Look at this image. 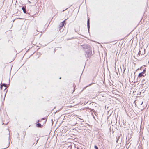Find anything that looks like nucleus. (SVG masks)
Masks as SVG:
<instances>
[{
	"label": "nucleus",
	"mask_w": 149,
	"mask_h": 149,
	"mask_svg": "<svg viewBox=\"0 0 149 149\" xmlns=\"http://www.w3.org/2000/svg\"><path fill=\"white\" fill-rule=\"evenodd\" d=\"M146 75V74H145V75L143 74L142 72H141L138 75V77H141L142 76L144 77Z\"/></svg>",
	"instance_id": "nucleus-3"
},
{
	"label": "nucleus",
	"mask_w": 149,
	"mask_h": 149,
	"mask_svg": "<svg viewBox=\"0 0 149 149\" xmlns=\"http://www.w3.org/2000/svg\"><path fill=\"white\" fill-rule=\"evenodd\" d=\"M138 55H140V51H139V52L138 53Z\"/></svg>",
	"instance_id": "nucleus-11"
},
{
	"label": "nucleus",
	"mask_w": 149,
	"mask_h": 149,
	"mask_svg": "<svg viewBox=\"0 0 149 149\" xmlns=\"http://www.w3.org/2000/svg\"><path fill=\"white\" fill-rule=\"evenodd\" d=\"M146 72V70H144L142 72L143 74H144L145 75V73Z\"/></svg>",
	"instance_id": "nucleus-9"
},
{
	"label": "nucleus",
	"mask_w": 149,
	"mask_h": 149,
	"mask_svg": "<svg viewBox=\"0 0 149 149\" xmlns=\"http://www.w3.org/2000/svg\"><path fill=\"white\" fill-rule=\"evenodd\" d=\"M6 88H4V90H6Z\"/></svg>",
	"instance_id": "nucleus-12"
},
{
	"label": "nucleus",
	"mask_w": 149,
	"mask_h": 149,
	"mask_svg": "<svg viewBox=\"0 0 149 149\" xmlns=\"http://www.w3.org/2000/svg\"><path fill=\"white\" fill-rule=\"evenodd\" d=\"M87 26L88 29L89 30L90 28V21L89 19L88 18L87 21Z\"/></svg>",
	"instance_id": "nucleus-4"
},
{
	"label": "nucleus",
	"mask_w": 149,
	"mask_h": 149,
	"mask_svg": "<svg viewBox=\"0 0 149 149\" xmlns=\"http://www.w3.org/2000/svg\"><path fill=\"white\" fill-rule=\"evenodd\" d=\"M4 86L5 87H6V85L5 84H1V89H2V87Z\"/></svg>",
	"instance_id": "nucleus-5"
},
{
	"label": "nucleus",
	"mask_w": 149,
	"mask_h": 149,
	"mask_svg": "<svg viewBox=\"0 0 149 149\" xmlns=\"http://www.w3.org/2000/svg\"><path fill=\"white\" fill-rule=\"evenodd\" d=\"M118 141V139L117 140V142Z\"/></svg>",
	"instance_id": "nucleus-13"
},
{
	"label": "nucleus",
	"mask_w": 149,
	"mask_h": 149,
	"mask_svg": "<svg viewBox=\"0 0 149 149\" xmlns=\"http://www.w3.org/2000/svg\"><path fill=\"white\" fill-rule=\"evenodd\" d=\"M37 126L39 127H40L41 126V125L40 123H38L37 124Z\"/></svg>",
	"instance_id": "nucleus-8"
},
{
	"label": "nucleus",
	"mask_w": 149,
	"mask_h": 149,
	"mask_svg": "<svg viewBox=\"0 0 149 149\" xmlns=\"http://www.w3.org/2000/svg\"><path fill=\"white\" fill-rule=\"evenodd\" d=\"M22 9L23 10L24 13H26V9L24 7H22Z\"/></svg>",
	"instance_id": "nucleus-7"
},
{
	"label": "nucleus",
	"mask_w": 149,
	"mask_h": 149,
	"mask_svg": "<svg viewBox=\"0 0 149 149\" xmlns=\"http://www.w3.org/2000/svg\"><path fill=\"white\" fill-rule=\"evenodd\" d=\"M94 148L95 149H98V147L96 145L94 146Z\"/></svg>",
	"instance_id": "nucleus-10"
},
{
	"label": "nucleus",
	"mask_w": 149,
	"mask_h": 149,
	"mask_svg": "<svg viewBox=\"0 0 149 149\" xmlns=\"http://www.w3.org/2000/svg\"><path fill=\"white\" fill-rule=\"evenodd\" d=\"M65 20H65L63 21L60 23L59 25L60 27H62L64 26Z\"/></svg>",
	"instance_id": "nucleus-2"
},
{
	"label": "nucleus",
	"mask_w": 149,
	"mask_h": 149,
	"mask_svg": "<svg viewBox=\"0 0 149 149\" xmlns=\"http://www.w3.org/2000/svg\"><path fill=\"white\" fill-rule=\"evenodd\" d=\"M84 48L87 49L85 52L86 53V56L87 57H89L91 54V48L90 46L88 45H84Z\"/></svg>",
	"instance_id": "nucleus-1"
},
{
	"label": "nucleus",
	"mask_w": 149,
	"mask_h": 149,
	"mask_svg": "<svg viewBox=\"0 0 149 149\" xmlns=\"http://www.w3.org/2000/svg\"><path fill=\"white\" fill-rule=\"evenodd\" d=\"M143 102L141 101H138V104L139 105H141L143 103Z\"/></svg>",
	"instance_id": "nucleus-6"
}]
</instances>
